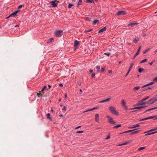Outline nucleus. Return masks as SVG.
Returning a JSON list of instances; mask_svg holds the SVG:
<instances>
[{
	"instance_id": "a878e982",
	"label": "nucleus",
	"mask_w": 157,
	"mask_h": 157,
	"mask_svg": "<svg viewBox=\"0 0 157 157\" xmlns=\"http://www.w3.org/2000/svg\"><path fill=\"white\" fill-rule=\"evenodd\" d=\"M149 98V96H147L146 97V98H143L142 100V101H144L146 100L147 99H148Z\"/></svg>"
},
{
	"instance_id": "c756f323",
	"label": "nucleus",
	"mask_w": 157,
	"mask_h": 157,
	"mask_svg": "<svg viewBox=\"0 0 157 157\" xmlns=\"http://www.w3.org/2000/svg\"><path fill=\"white\" fill-rule=\"evenodd\" d=\"M74 6V4H69L68 5V7L69 8H70L72 6Z\"/></svg>"
},
{
	"instance_id": "f03ea898",
	"label": "nucleus",
	"mask_w": 157,
	"mask_h": 157,
	"mask_svg": "<svg viewBox=\"0 0 157 157\" xmlns=\"http://www.w3.org/2000/svg\"><path fill=\"white\" fill-rule=\"evenodd\" d=\"M55 34L56 36L58 37H60L63 34V31L60 30L56 31L55 32Z\"/></svg>"
},
{
	"instance_id": "338daca9",
	"label": "nucleus",
	"mask_w": 157,
	"mask_h": 157,
	"mask_svg": "<svg viewBox=\"0 0 157 157\" xmlns=\"http://www.w3.org/2000/svg\"><path fill=\"white\" fill-rule=\"evenodd\" d=\"M45 90L44 89L42 88V90H41V91H40V92H43V91L44 90Z\"/></svg>"
},
{
	"instance_id": "b1692460",
	"label": "nucleus",
	"mask_w": 157,
	"mask_h": 157,
	"mask_svg": "<svg viewBox=\"0 0 157 157\" xmlns=\"http://www.w3.org/2000/svg\"><path fill=\"white\" fill-rule=\"evenodd\" d=\"M144 70V69L142 68H140L138 69V71L139 73H142Z\"/></svg>"
},
{
	"instance_id": "0e129e2a",
	"label": "nucleus",
	"mask_w": 157,
	"mask_h": 157,
	"mask_svg": "<svg viewBox=\"0 0 157 157\" xmlns=\"http://www.w3.org/2000/svg\"><path fill=\"white\" fill-rule=\"evenodd\" d=\"M137 111V110H135V111H131L130 112V113H134V112H136V111Z\"/></svg>"
},
{
	"instance_id": "052dcab7",
	"label": "nucleus",
	"mask_w": 157,
	"mask_h": 157,
	"mask_svg": "<svg viewBox=\"0 0 157 157\" xmlns=\"http://www.w3.org/2000/svg\"><path fill=\"white\" fill-rule=\"evenodd\" d=\"M109 138H110V136H108L105 138V139L108 140V139H109Z\"/></svg>"
},
{
	"instance_id": "7c9ffc66",
	"label": "nucleus",
	"mask_w": 157,
	"mask_h": 157,
	"mask_svg": "<svg viewBox=\"0 0 157 157\" xmlns=\"http://www.w3.org/2000/svg\"><path fill=\"white\" fill-rule=\"evenodd\" d=\"M145 147H142L138 148V150L140 151L142 150L145 148Z\"/></svg>"
},
{
	"instance_id": "9d476101",
	"label": "nucleus",
	"mask_w": 157,
	"mask_h": 157,
	"mask_svg": "<svg viewBox=\"0 0 157 157\" xmlns=\"http://www.w3.org/2000/svg\"><path fill=\"white\" fill-rule=\"evenodd\" d=\"M20 10H17L16 11H15V12H13V13H12L9 16V17L11 16H16L17 14V13Z\"/></svg>"
},
{
	"instance_id": "ddd939ff",
	"label": "nucleus",
	"mask_w": 157,
	"mask_h": 157,
	"mask_svg": "<svg viewBox=\"0 0 157 157\" xmlns=\"http://www.w3.org/2000/svg\"><path fill=\"white\" fill-rule=\"evenodd\" d=\"M79 44V42L77 40H75L74 41V46H75L78 47Z\"/></svg>"
},
{
	"instance_id": "ea45409f",
	"label": "nucleus",
	"mask_w": 157,
	"mask_h": 157,
	"mask_svg": "<svg viewBox=\"0 0 157 157\" xmlns=\"http://www.w3.org/2000/svg\"><path fill=\"white\" fill-rule=\"evenodd\" d=\"M139 39L138 37L136 38L134 40L135 41H136L137 42H138L139 41Z\"/></svg>"
},
{
	"instance_id": "1a4fd4ad",
	"label": "nucleus",
	"mask_w": 157,
	"mask_h": 157,
	"mask_svg": "<svg viewBox=\"0 0 157 157\" xmlns=\"http://www.w3.org/2000/svg\"><path fill=\"white\" fill-rule=\"evenodd\" d=\"M133 66V63H131L130 66V67L129 68V69L128 72L125 75V76H127L128 75L129 73V72H130V71H131V69L132 68Z\"/></svg>"
},
{
	"instance_id": "680f3d73",
	"label": "nucleus",
	"mask_w": 157,
	"mask_h": 157,
	"mask_svg": "<svg viewBox=\"0 0 157 157\" xmlns=\"http://www.w3.org/2000/svg\"><path fill=\"white\" fill-rule=\"evenodd\" d=\"M89 72H90V73H92L93 72V70L91 69H90L89 70Z\"/></svg>"
},
{
	"instance_id": "58836bf2",
	"label": "nucleus",
	"mask_w": 157,
	"mask_h": 157,
	"mask_svg": "<svg viewBox=\"0 0 157 157\" xmlns=\"http://www.w3.org/2000/svg\"><path fill=\"white\" fill-rule=\"evenodd\" d=\"M91 30H92V29H90L87 30H85L84 32V33H88V32H90Z\"/></svg>"
},
{
	"instance_id": "de8ad7c7",
	"label": "nucleus",
	"mask_w": 157,
	"mask_h": 157,
	"mask_svg": "<svg viewBox=\"0 0 157 157\" xmlns=\"http://www.w3.org/2000/svg\"><path fill=\"white\" fill-rule=\"evenodd\" d=\"M105 69V67H103L101 69V71L102 72H103Z\"/></svg>"
},
{
	"instance_id": "37998d69",
	"label": "nucleus",
	"mask_w": 157,
	"mask_h": 157,
	"mask_svg": "<svg viewBox=\"0 0 157 157\" xmlns=\"http://www.w3.org/2000/svg\"><path fill=\"white\" fill-rule=\"evenodd\" d=\"M141 46H140L137 52H138L139 53L140 50L141 49Z\"/></svg>"
},
{
	"instance_id": "20e7f679",
	"label": "nucleus",
	"mask_w": 157,
	"mask_h": 157,
	"mask_svg": "<svg viewBox=\"0 0 157 157\" xmlns=\"http://www.w3.org/2000/svg\"><path fill=\"white\" fill-rule=\"evenodd\" d=\"M106 117L108 119V122L111 124H113L116 123V122L114 121L113 118L110 117L109 116H106Z\"/></svg>"
},
{
	"instance_id": "a211bd4d",
	"label": "nucleus",
	"mask_w": 157,
	"mask_h": 157,
	"mask_svg": "<svg viewBox=\"0 0 157 157\" xmlns=\"http://www.w3.org/2000/svg\"><path fill=\"white\" fill-rule=\"evenodd\" d=\"M157 132V131H155V132H151V133H147V134H145V136H148V135H151V134H153L155 133H156Z\"/></svg>"
},
{
	"instance_id": "6e6552de",
	"label": "nucleus",
	"mask_w": 157,
	"mask_h": 157,
	"mask_svg": "<svg viewBox=\"0 0 157 157\" xmlns=\"http://www.w3.org/2000/svg\"><path fill=\"white\" fill-rule=\"evenodd\" d=\"M56 0H55V1H53L50 2L51 5L53 7H55L56 6L57 4L55 3V2H56Z\"/></svg>"
},
{
	"instance_id": "aec40b11",
	"label": "nucleus",
	"mask_w": 157,
	"mask_h": 157,
	"mask_svg": "<svg viewBox=\"0 0 157 157\" xmlns=\"http://www.w3.org/2000/svg\"><path fill=\"white\" fill-rule=\"evenodd\" d=\"M88 109L86 110V111H84L83 112V113H86V112H88V111H92V110H93L94 109Z\"/></svg>"
},
{
	"instance_id": "6e6d98bb",
	"label": "nucleus",
	"mask_w": 157,
	"mask_h": 157,
	"mask_svg": "<svg viewBox=\"0 0 157 157\" xmlns=\"http://www.w3.org/2000/svg\"><path fill=\"white\" fill-rule=\"evenodd\" d=\"M22 6H23L22 5H20L18 6V9L21 8L22 7Z\"/></svg>"
},
{
	"instance_id": "13d9d810",
	"label": "nucleus",
	"mask_w": 157,
	"mask_h": 157,
	"mask_svg": "<svg viewBox=\"0 0 157 157\" xmlns=\"http://www.w3.org/2000/svg\"><path fill=\"white\" fill-rule=\"evenodd\" d=\"M148 85H149V84H148H148H146V85H144L142 87V88H144V87H145V86H148Z\"/></svg>"
},
{
	"instance_id": "4c0bfd02",
	"label": "nucleus",
	"mask_w": 157,
	"mask_h": 157,
	"mask_svg": "<svg viewBox=\"0 0 157 157\" xmlns=\"http://www.w3.org/2000/svg\"><path fill=\"white\" fill-rule=\"evenodd\" d=\"M139 54V53H138V52H136V53L135 54L133 58V59H134L135 57L137 56L138 54Z\"/></svg>"
},
{
	"instance_id": "7ed1b4c3",
	"label": "nucleus",
	"mask_w": 157,
	"mask_h": 157,
	"mask_svg": "<svg viewBox=\"0 0 157 157\" xmlns=\"http://www.w3.org/2000/svg\"><path fill=\"white\" fill-rule=\"evenodd\" d=\"M126 11L125 10H121L117 11L116 14L118 16L124 15L126 14Z\"/></svg>"
},
{
	"instance_id": "dca6fc26",
	"label": "nucleus",
	"mask_w": 157,
	"mask_h": 157,
	"mask_svg": "<svg viewBox=\"0 0 157 157\" xmlns=\"http://www.w3.org/2000/svg\"><path fill=\"white\" fill-rule=\"evenodd\" d=\"M99 114H97L95 116V120L97 122H99Z\"/></svg>"
},
{
	"instance_id": "603ef678",
	"label": "nucleus",
	"mask_w": 157,
	"mask_h": 157,
	"mask_svg": "<svg viewBox=\"0 0 157 157\" xmlns=\"http://www.w3.org/2000/svg\"><path fill=\"white\" fill-rule=\"evenodd\" d=\"M95 75V73H93L91 77L92 78H94V77Z\"/></svg>"
},
{
	"instance_id": "a19ab883",
	"label": "nucleus",
	"mask_w": 157,
	"mask_h": 157,
	"mask_svg": "<svg viewBox=\"0 0 157 157\" xmlns=\"http://www.w3.org/2000/svg\"><path fill=\"white\" fill-rule=\"evenodd\" d=\"M37 95L39 97H41L42 96V94L40 93H37Z\"/></svg>"
},
{
	"instance_id": "f3484780",
	"label": "nucleus",
	"mask_w": 157,
	"mask_h": 157,
	"mask_svg": "<svg viewBox=\"0 0 157 157\" xmlns=\"http://www.w3.org/2000/svg\"><path fill=\"white\" fill-rule=\"evenodd\" d=\"M140 126V125L138 124H134L133 125V126L132 127H129L128 128H133L136 127H138Z\"/></svg>"
},
{
	"instance_id": "9b49d317",
	"label": "nucleus",
	"mask_w": 157,
	"mask_h": 157,
	"mask_svg": "<svg viewBox=\"0 0 157 157\" xmlns=\"http://www.w3.org/2000/svg\"><path fill=\"white\" fill-rule=\"evenodd\" d=\"M110 99H111V98H108L106 99L100 101H99V103H103V102H108V101H110Z\"/></svg>"
},
{
	"instance_id": "423d86ee",
	"label": "nucleus",
	"mask_w": 157,
	"mask_h": 157,
	"mask_svg": "<svg viewBox=\"0 0 157 157\" xmlns=\"http://www.w3.org/2000/svg\"><path fill=\"white\" fill-rule=\"evenodd\" d=\"M132 131L130 133V135H132L136 133L139 132L140 130V129H139L138 128H136L135 129H132Z\"/></svg>"
},
{
	"instance_id": "3c124183",
	"label": "nucleus",
	"mask_w": 157,
	"mask_h": 157,
	"mask_svg": "<svg viewBox=\"0 0 157 157\" xmlns=\"http://www.w3.org/2000/svg\"><path fill=\"white\" fill-rule=\"evenodd\" d=\"M155 82L153 81V82H151L148 83V84L149 85H152Z\"/></svg>"
},
{
	"instance_id": "0eeeda50",
	"label": "nucleus",
	"mask_w": 157,
	"mask_h": 157,
	"mask_svg": "<svg viewBox=\"0 0 157 157\" xmlns=\"http://www.w3.org/2000/svg\"><path fill=\"white\" fill-rule=\"evenodd\" d=\"M153 118H154V119H155V115L153 116H150V117H147L146 118H143V119H140L139 120V121H145V120H147L150 119H153Z\"/></svg>"
},
{
	"instance_id": "bf43d9fd",
	"label": "nucleus",
	"mask_w": 157,
	"mask_h": 157,
	"mask_svg": "<svg viewBox=\"0 0 157 157\" xmlns=\"http://www.w3.org/2000/svg\"><path fill=\"white\" fill-rule=\"evenodd\" d=\"M86 20L88 21H90V19L88 17H87L86 18Z\"/></svg>"
},
{
	"instance_id": "5fc2aeb1",
	"label": "nucleus",
	"mask_w": 157,
	"mask_h": 157,
	"mask_svg": "<svg viewBox=\"0 0 157 157\" xmlns=\"http://www.w3.org/2000/svg\"><path fill=\"white\" fill-rule=\"evenodd\" d=\"M154 60H153L152 62H151L149 63V64L150 65H151L154 62Z\"/></svg>"
},
{
	"instance_id": "393cba45",
	"label": "nucleus",
	"mask_w": 157,
	"mask_h": 157,
	"mask_svg": "<svg viewBox=\"0 0 157 157\" xmlns=\"http://www.w3.org/2000/svg\"><path fill=\"white\" fill-rule=\"evenodd\" d=\"M146 103H147L146 102H143V101H142L140 103H139V104L140 105H142L146 104Z\"/></svg>"
},
{
	"instance_id": "c03bdc74",
	"label": "nucleus",
	"mask_w": 157,
	"mask_h": 157,
	"mask_svg": "<svg viewBox=\"0 0 157 157\" xmlns=\"http://www.w3.org/2000/svg\"><path fill=\"white\" fill-rule=\"evenodd\" d=\"M141 46H140L137 52H138L139 53L140 50L141 49Z\"/></svg>"
},
{
	"instance_id": "f704fd0d",
	"label": "nucleus",
	"mask_w": 157,
	"mask_h": 157,
	"mask_svg": "<svg viewBox=\"0 0 157 157\" xmlns=\"http://www.w3.org/2000/svg\"><path fill=\"white\" fill-rule=\"evenodd\" d=\"M53 40V38H51L49 39L48 40V42H51L52 41V40Z\"/></svg>"
},
{
	"instance_id": "09e8293b",
	"label": "nucleus",
	"mask_w": 157,
	"mask_h": 157,
	"mask_svg": "<svg viewBox=\"0 0 157 157\" xmlns=\"http://www.w3.org/2000/svg\"><path fill=\"white\" fill-rule=\"evenodd\" d=\"M96 68L97 69V71H98L99 70L100 67V66H97L96 67Z\"/></svg>"
},
{
	"instance_id": "e433bc0d",
	"label": "nucleus",
	"mask_w": 157,
	"mask_h": 157,
	"mask_svg": "<svg viewBox=\"0 0 157 157\" xmlns=\"http://www.w3.org/2000/svg\"><path fill=\"white\" fill-rule=\"evenodd\" d=\"M82 0H79L77 5H79L82 4Z\"/></svg>"
},
{
	"instance_id": "39448f33",
	"label": "nucleus",
	"mask_w": 157,
	"mask_h": 157,
	"mask_svg": "<svg viewBox=\"0 0 157 157\" xmlns=\"http://www.w3.org/2000/svg\"><path fill=\"white\" fill-rule=\"evenodd\" d=\"M110 112L113 115H117L118 112L115 110V109H109Z\"/></svg>"
},
{
	"instance_id": "69168bd1",
	"label": "nucleus",
	"mask_w": 157,
	"mask_h": 157,
	"mask_svg": "<svg viewBox=\"0 0 157 157\" xmlns=\"http://www.w3.org/2000/svg\"><path fill=\"white\" fill-rule=\"evenodd\" d=\"M67 94H65V95H64L65 98H67Z\"/></svg>"
},
{
	"instance_id": "72a5a7b5",
	"label": "nucleus",
	"mask_w": 157,
	"mask_h": 157,
	"mask_svg": "<svg viewBox=\"0 0 157 157\" xmlns=\"http://www.w3.org/2000/svg\"><path fill=\"white\" fill-rule=\"evenodd\" d=\"M84 132V131L83 130L82 131H78L76 132V133H82Z\"/></svg>"
},
{
	"instance_id": "49530a36",
	"label": "nucleus",
	"mask_w": 157,
	"mask_h": 157,
	"mask_svg": "<svg viewBox=\"0 0 157 157\" xmlns=\"http://www.w3.org/2000/svg\"><path fill=\"white\" fill-rule=\"evenodd\" d=\"M154 131V129H152L150 130H149V131H147V132H144V133H147V132H151V131Z\"/></svg>"
},
{
	"instance_id": "4468645a",
	"label": "nucleus",
	"mask_w": 157,
	"mask_h": 157,
	"mask_svg": "<svg viewBox=\"0 0 157 157\" xmlns=\"http://www.w3.org/2000/svg\"><path fill=\"white\" fill-rule=\"evenodd\" d=\"M138 24V23H137L136 22H133V23H129L128 25V26H133V25H137Z\"/></svg>"
},
{
	"instance_id": "79ce46f5",
	"label": "nucleus",
	"mask_w": 157,
	"mask_h": 157,
	"mask_svg": "<svg viewBox=\"0 0 157 157\" xmlns=\"http://www.w3.org/2000/svg\"><path fill=\"white\" fill-rule=\"evenodd\" d=\"M153 81L155 82H157V77L154 78Z\"/></svg>"
},
{
	"instance_id": "4be33fe9",
	"label": "nucleus",
	"mask_w": 157,
	"mask_h": 157,
	"mask_svg": "<svg viewBox=\"0 0 157 157\" xmlns=\"http://www.w3.org/2000/svg\"><path fill=\"white\" fill-rule=\"evenodd\" d=\"M121 126V124H118L117 125L113 127V128H119Z\"/></svg>"
},
{
	"instance_id": "6ab92c4d",
	"label": "nucleus",
	"mask_w": 157,
	"mask_h": 157,
	"mask_svg": "<svg viewBox=\"0 0 157 157\" xmlns=\"http://www.w3.org/2000/svg\"><path fill=\"white\" fill-rule=\"evenodd\" d=\"M140 86H137L134 88L133 90L134 91H136L139 90L140 89Z\"/></svg>"
},
{
	"instance_id": "774afa93",
	"label": "nucleus",
	"mask_w": 157,
	"mask_h": 157,
	"mask_svg": "<svg viewBox=\"0 0 157 157\" xmlns=\"http://www.w3.org/2000/svg\"><path fill=\"white\" fill-rule=\"evenodd\" d=\"M108 72L109 73H111L112 72V71L111 70H109Z\"/></svg>"
},
{
	"instance_id": "864d4df0",
	"label": "nucleus",
	"mask_w": 157,
	"mask_h": 157,
	"mask_svg": "<svg viewBox=\"0 0 157 157\" xmlns=\"http://www.w3.org/2000/svg\"><path fill=\"white\" fill-rule=\"evenodd\" d=\"M78 47H77V46H75L74 45V50H75L78 48Z\"/></svg>"
},
{
	"instance_id": "f257e3e1",
	"label": "nucleus",
	"mask_w": 157,
	"mask_h": 157,
	"mask_svg": "<svg viewBox=\"0 0 157 157\" xmlns=\"http://www.w3.org/2000/svg\"><path fill=\"white\" fill-rule=\"evenodd\" d=\"M157 100V95L155 96L153 98L150 99L147 102V104L148 105H151L155 102Z\"/></svg>"
},
{
	"instance_id": "2f4dec72",
	"label": "nucleus",
	"mask_w": 157,
	"mask_h": 157,
	"mask_svg": "<svg viewBox=\"0 0 157 157\" xmlns=\"http://www.w3.org/2000/svg\"><path fill=\"white\" fill-rule=\"evenodd\" d=\"M155 109H147V110H146L144 112V113H145L147 112L152 110Z\"/></svg>"
},
{
	"instance_id": "412c9836",
	"label": "nucleus",
	"mask_w": 157,
	"mask_h": 157,
	"mask_svg": "<svg viewBox=\"0 0 157 157\" xmlns=\"http://www.w3.org/2000/svg\"><path fill=\"white\" fill-rule=\"evenodd\" d=\"M50 114L49 113H48L47 115L46 116L47 117V118L50 120H52L51 118L50 117Z\"/></svg>"
},
{
	"instance_id": "e2e57ef3",
	"label": "nucleus",
	"mask_w": 157,
	"mask_h": 157,
	"mask_svg": "<svg viewBox=\"0 0 157 157\" xmlns=\"http://www.w3.org/2000/svg\"><path fill=\"white\" fill-rule=\"evenodd\" d=\"M59 86L60 87H62L63 86V85L62 83H60L59 85Z\"/></svg>"
},
{
	"instance_id": "c85d7f7f",
	"label": "nucleus",
	"mask_w": 157,
	"mask_h": 157,
	"mask_svg": "<svg viewBox=\"0 0 157 157\" xmlns=\"http://www.w3.org/2000/svg\"><path fill=\"white\" fill-rule=\"evenodd\" d=\"M86 2L93 3L94 2L93 0H86Z\"/></svg>"
},
{
	"instance_id": "cd10ccee",
	"label": "nucleus",
	"mask_w": 157,
	"mask_h": 157,
	"mask_svg": "<svg viewBox=\"0 0 157 157\" xmlns=\"http://www.w3.org/2000/svg\"><path fill=\"white\" fill-rule=\"evenodd\" d=\"M99 21V20H95L93 22V24L94 25H95Z\"/></svg>"
},
{
	"instance_id": "473e14b6",
	"label": "nucleus",
	"mask_w": 157,
	"mask_h": 157,
	"mask_svg": "<svg viewBox=\"0 0 157 157\" xmlns=\"http://www.w3.org/2000/svg\"><path fill=\"white\" fill-rule=\"evenodd\" d=\"M132 131V130H128V131H126L125 132H123L122 133H128V132H131Z\"/></svg>"
},
{
	"instance_id": "5701e85b",
	"label": "nucleus",
	"mask_w": 157,
	"mask_h": 157,
	"mask_svg": "<svg viewBox=\"0 0 157 157\" xmlns=\"http://www.w3.org/2000/svg\"><path fill=\"white\" fill-rule=\"evenodd\" d=\"M130 142H131V141L129 140L127 142H124V143L122 144V145H127V144H128L130 143Z\"/></svg>"
},
{
	"instance_id": "bb28decb",
	"label": "nucleus",
	"mask_w": 157,
	"mask_h": 157,
	"mask_svg": "<svg viewBox=\"0 0 157 157\" xmlns=\"http://www.w3.org/2000/svg\"><path fill=\"white\" fill-rule=\"evenodd\" d=\"M147 60V59H144L140 61V63H143L146 62Z\"/></svg>"
},
{
	"instance_id": "2eb2a0df",
	"label": "nucleus",
	"mask_w": 157,
	"mask_h": 157,
	"mask_svg": "<svg viewBox=\"0 0 157 157\" xmlns=\"http://www.w3.org/2000/svg\"><path fill=\"white\" fill-rule=\"evenodd\" d=\"M122 105L123 106V107L124 108L126 107V103L125 102V101L124 100H122L121 101Z\"/></svg>"
},
{
	"instance_id": "a18cd8bd",
	"label": "nucleus",
	"mask_w": 157,
	"mask_h": 157,
	"mask_svg": "<svg viewBox=\"0 0 157 157\" xmlns=\"http://www.w3.org/2000/svg\"><path fill=\"white\" fill-rule=\"evenodd\" d=\"M141 46H140L137 52H138L139 53L140 50L141 49Z\"/></svg>"
},
{
	"instance_id": "4d7b16f0",
	"label": "nucleus",
	"mask_w": 157,
	"mask_h": 157,
	"mask_svg": "<svg viewBox=\"0 0 157 157\" xmlns=\"http://www.w3.org/2000/svg\"><path fill=\"white\" fill-rule=\"evenodd\" d=\"M104 54L108 56H109L110 55V54L109 53H105Z\"/></svg>"
},
{
	"instance_id": "c9c22d12",
	"label": "nucleus",
	"mask_w": 157,
	"mask_h": 157,
	"mask_svg": "<svg viewBox=\"0 0 157 157\" xmlns=\"http://www.w3.org/2000/svg\"><path fill=\"white\" fill-rule=\"evenodd\" d=\"M150 48H148L144 52H143V53H145L146 52H148L150 50Z\"/></svg>"
},
{
	"instance_id": "8fccbe9b",
	"label": "nucleus",
	"mask_w": 157,
	"mask_h": 157,
	"mask_svg": "<svg viewBox=\"0 0 157 157\" xmlns=\"http://www.w3.org/2000/svg\"><path fill=\"white\" fill-rule=\"evenodd\" d=\"M151 89V88L150 87H148L146 89H143L142 90L143 91H144L145 90H148V89Z\"/></svg>"
},
{
	"instance_id": "f8f14e48",
	"label": "nucleus",
	"mask_w": 157,
	"mask_h": 157,
	"mask_svg": "<svg viewBox=\"0 0 157 157\" xmlns=\"http://www.w3.org/2000/svg\"><path fill=\"white\" fill-rule=\"evenodd\" d=\"M106 28L105 27H104L99 31L98 33H102L103 32L105 31L106 30Z\"/></svg>"
}]
</instances>
